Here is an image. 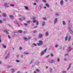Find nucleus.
<instances>
[{
    "label": "nucleus",
    "mask_w": 73,
    "mask_h": 73,
    "mask_svg": "<svg viewBox=\"0 0 73 73\" xmlns=\"http://www.w3.org/2000/svg\"><path fill=\"white\" fill-rule=\"evenodd\" d=\"M38 43H36L37 45H38V46H41V45H42L43 43V41L40 40L38 41Z\"/></svg>",
    "instance_id": "obj_1"
},
{
    "label": "nucleus",
    "mask_w": 73,
    "mask_h": 73,
    "mask_svg": "<svg viewBox=\"0 0 73 73\" xmlns=\"http://www.w3.org/2000/svg\"><path fill=\"white\" fill-rule=\"evenodd\" d=\"M48 62H50V63H54L56 61L54 60H49L48 61Z\"/></svg>",
    "instance_id": "obj_2"
},
{
    "label": "nucleus",
    "mask_w": 73,
    "mask_h": 73,
    "mask_svg": "<svg viewBox=\"0 0 73 73\" xmlns=\"http://www.w3.org/2000/svg\"><path fill=\"white\" fill-rule=\"evenodd\" d=\"M47 50H46V49L44 50V51H42L40 54V56H42V55H43V54H44V53H46V52Z\"/></svg>",
    "instance_id": "obj_3"
},
{
    "label": "nucleus",
    "mask_w": 73,
    "mask_h": 73,
    "mask_svg": "<svg viewBox=\"0 0 73 73\" xmlns=\"http://www.w3.org/2000/svg\"><path fill=\"white\" fill-rule=\"evenodd\" d=\"M3 5L4 7H7V8H8V7H9V6H8V3H4Z\"/></svg>",
    "instance_id": "obj_4"
},
{
    "label": "nucleus",
    "mask_w": 73,
    "mask_h": 73,
    "mask_svg": "<svg viewBox=\"0 0 73 73\" xmlns=\"http://www.w3.org/2000/svg\"><path fill=\"white\" fill-rule=\"evenodd\" d=\"M43 35L42 34H39L38 35V37L39 38H42V37Z\"/></svg>",
    "instance_id": "obj_5"
},
{
    "label": "nucleus",
    "mask_w": 73,
    "mask_h": 73,
    "mask_svg": "<svg viewBox=\"0 0 73 73\" xmlns=\"http://www.w3.org/2000/svg\"><path fill=\"white\" fill-rule=\"evenodd\" d=\"M57 20L58 19L57 18L55 19L54 21V24H56V23H57Z\"/></svg>",
    "instance_id": "obj_6"
},
{
    "label": "nucleus",
    "mask_w": 73,
    "mask_h": 73,
    "mask_svg": "<svg viewBox=\"0 0 73 73\" xmlns=\"http://www.w3.org/2000/svg\"><path fill=\"white\" fill-rule=\"evenodd\" d=\"M72 65V64L70 63L68 65V68L67 70H69L70 68V67H71V66Z\"/></svg>",
    "instance_id": "obj_7"
},
{
    "label": "nucleus",
    "mask_w": 73,
    "mask_h": 73,
    "mask_svg": "<svg viewBox=\"0 0 73 73\" xmlns=\"http://www.w3.org/2000/svg\"><path fill=\"white\" fill-rule=\"evenodd\" d=\"M9 53L7 54V56L5 57V59H7V58H8L9 57Z\"/></svg>",
    "instance_id": "obj_8"
},
{
    "label": "nucleus",
    "mask_w": 73,
    "mask_h": 73,
    "mask_svg": "<svg viewBox=\"0 0 73 73\" xmlns=\"http://www.w3.org/2000/svg\"><path fill=\"white\" fill-rule=\"evenodd\" d=\"M63 3H64V2H63V1H62V0H61L60 2V3L61 5H62V4H63Z\"/></svg>",
    "instance_id": "obj_9"
},
{
    "label": "nucleus",
    "mask_w": 73,
    "mask_h": 73,
    "mask_svg": "<svg viewBox=\"0 0 73 73\" xmlns=\"http://www.w3.org/2000/svg\"><path fill=\"white\" fill-rule=\"evenodd\" d=\"M69 31L70 32V33L72 34V35H73V31H72V30H71V29H70V28L69 29Z\"/></svg>",
    "instance_id": "obj_10"
},
{
    "label": "nucleus",
    "mask_w": 73,
    "mask_h": 73,
    "mask_svg": "<svg viewBox=\"0 0 73 73\" xmlns=\"http://www.w3.org/2000/svg\"><path fill=\"white\" fill-rule=\"evenodd\" d=\"M10 17L12 20L14 19V16H13L10 15Z\"/></svg>",
    "instance_id": "obj_11"
},
{
    "label": "nucleus",
    "mask_w": 73,
    "mask_h": 73,
    "mask_svg": "<svg viewBox=\"0 0 73 73\" xmlns=\"http://www.w3.org/2000/svg\"><path fill=\"white\" fill-rule=\"evenodd\" d=\"M4 31L5 33H6V34H8V35L9 34V32H8V31L6 30H5Z\"/></svg>",
    "instance_id": "obj_12"
},
{
    "label": "nucleus",
    "mask_w": 73,
    "mask_h": 73,
    "mask_svg": "<svg viewBox=\"0 0 73 73\" xmlns=\"http://www.w3.org/2000/svg\"><path fill=\"white\" fill-rule=\"evenodd\" d=\"M33 45L32 46L31 48H33L34 47V46H37V44H36L35 43H33Z\"/></svg>",
    "instance_id": "obj_13"
},
{
    "label": "nucleus",
    "mask_w": 73,
    "mask_h": 73,
    "mask_svg": "<svg viewBox=\"0 0 73 73\" xmlns=\"http://www.w3.org/2000/svg\"><path fill=\"white\" fill-rule=\"evenodd\" d=\"M19 35V33L18 32H15L14 33V35L15 36H17Z\"/></svg>",
    "instance_id": "obj_14"
},
{
    "label": "nucleus",
    "mask_w": 73,
    "mask_h": 73,
    "mask_svg": "<svg viewBox=\"0 0 73 73\" xmlns=\"http://www.w3.org/2000/svg\"><path fill=\"white\" fill-rule=\"evenodd\" d=\"M41 8H42V7H41V5H40L38 8V9H41Z\"/></svg>",
    "instance_id": "obj_15"
},
{
    "label": "nucleus",
    "mask_w": 73,
    "mask_h": 73,
    "mask_svg": "<svg viewBox=\"0 0 73 73\" xmlns=\"http://www.w3.org/2000/svg\"><path fill=\"white\" fill-rule=\"evenodd\" d=\"M48 35H49V34L48 33V32H47L46 33L45 36H48Z\"/></svg>",
    "instance_id": "obj_16"
},
{
    "label": "nucleus",
    "mask_w": 73,
    "mask_h": 73,
    "mask_svg": "<svg viewBox=\"0 0 73 73\" xmlns=\"http://www.w3.org/2000/svg\"><path fill=\"white\" fill-rule=\"evenodd\" d=\"M45 5L46 6V7H48V8H49V5H48V3H46Z\"/></svg>",
    "instance_id": "obj_17"
},
{
    "label": "nucleus",
    "mask_w": 73,
    "mask_h": 73,
    "mask_svg": "<svg viewBox=\"0 0 73 73\" xmlns=\"http://www.w3.org/2000/svg\"><path fill=\"white\" fill-rule=\"evenodd\" d=\"M42 26H44L45 25V22L43 21L42 22Z\"/></svg>",
    "instance_id": "obj_18"
},
{
    "label": "nucleus",
    "mask_w": 73,
    "mask_h": 73,
    "mask_svg": "<svg viewBox=\"0 0 73 73\" xmlns=\"http://www.w3.org/2000/svg\"><path fill=\"white\" fill-rule=\"evenodd\" d=\"M24 40L25 41H27L28 40V38H27L25 37L24 38Z\"/></svg>",
    "instance_id": "obj_19"
},
{
    "label": "nucleus",
    "mask_w": 73,
    "mask_h": 73,
    "mask_svg": "<svg viewBox=\"0 0 73 73\" xmlns=\"http://www.w3.org/2000/svg\"><path fill=\"white\" fill-rule=\"evenodd\" d=\"M62 23L63 25H65V24H66V23H65V22L64 21H62Z\"/></svg>",
    "instance_id": "obj_20"
},
{
    "label": "nucleus",
    "mask_w": 73,
    "mask_h": 73,
    "mask_svg": "<svg viewBox=\"0 0 73 73\" xmlns=\"http://www.w3.org/2000/svg\"><path fill=\"white\" fill-rule=\"evenodd\" d=\"M24 7L25 8V9L27 10H28V7L27 6H24Z\"/></svg>",
    "instance_id": "obj_21"
},
{
    "label": "nucleus",
    "mask_w": 73,
    "mask_h": 73,
    "mask_svg": "<svg viewBox=\"0 0 73 73\" xmlns=\"http://www.w3.org/2000/svg\"><path fill=\"white\" fill-rule=\"evenodd\" d=\"M57 60L58 62H60V59L59 58H57Z\"/></svg>",
    "instance_id": "obj_22"
},
{
    "label": "nucleus",
    "mask_w": 73,
    "mask_h": 73,
    "mask_svg": "<svg viewBox=\"0 0 73 73\" xmlns=\"http://www.w3.org/2000/svg\"><path fill=\"white\" fill-rule=\"evenodd\" d=\"M19 20L21 22H22V21H23V19L20 18L19 19Z\"/></svg>",
    "instance_id": "obj_23"
},
{
    "label": "nucleus",
    "mask_w": 73,
    "mask_h": 73,
    "mask_svg": "<svg viewBox=\"0 0 73 73\" xmlns=\"http://www.w3.org/2000/svg\"><path fill=\"white\" fill-rule=\"evenodd\" d=\"M70 38H71V36H70L68 38V41H70Z\"/></svg>",
    "instance_id": "obj_24"
},
{
    "label": "nucleus",
    "mask_w": 73,
    "mask_h": 73,
    "mask_svg": "<svg viewBox=\"0 0 73 73\" xmlns=\"http://www.w3.org/2000/svg\"><path fill=\"white\" fill-rule=\"evenodd\" d=\"M36 72H40V70L38 69H36Z\"/></svg>",
    "instance_id": "obj_25"
},
{
    "label": "nucleus",
    "mask_w": 73,
    "mask_h": 73,
    "mask_svg": "<svg viewBox=\"0 0 73 73\" xmlns=\"http://www.w3.org/2000/svg\"><path fill=\"white\" fill-rule=\"evenodd\" d=\"M18 32H19V33H22L23 32L22 30H19L18 31Z\"/></svg>",
    "instance_id": "obj_26"
},
{
    "label": "nucleus",
    "mask_w": 73,
    "mask_h": 73,
    "mask_svg": "<svg viewBox=\"0 0 73 73\" xmlns=\"http://www.w3.org/2000/svg\"><path fill=\"white\" fill-rule=\"evenodd\" d=\"M67 39H68V37L67 36H66V37H65V40L67 41Z\"/></svg>",
    "instance_id": "obj_27"
},
{
    "label": "nucleus",
    "mask_w": 73,
    "mask_h": 73,
    "mask_svg": "<svg viewBox=\"0 0 73 73\" xmlns=\"http://www.w3.org/2000/svg\"><path fill=\"white\" fill-rule=\"evenodd\" d=\"M2 46H3V48H6V46L5 45H4V44H3L2 45Z\"/></svg>",
    "instance_id": "obj_28"
},
{
    "label": "nucleus",
    "mask_w": 73,
    "mask_h": 73,
    "mask_svg": "<svg viewBox=\"0 0 73 73\" xmlns=\"http://www.w3.org/2000/svg\"><path fill=\"white\" fill-rule=\"evenodd\" d=\"M42 19H43V20H46V19L45 17H43Z\"/></svg>",
    "instance_id": "obj_29"
},
{
    "label": "nucleus",
    "mask_w": 73,
    "mask_h": 73,
    "mask_svg": "<svg viewBox=\"0 0 73 73\" xmlns=\"http://www.w3.org/2000/svg\"><path fill=\"white\" fill-rule=\"evenodd\" d=\"M58 15H59V14L58 13H56L55 14V16H56V17H57V16H58Z\"/></svg>",
    "instance_id": "obj_30"
},
{
    "label": "nucleus",
    "mask_w": 73,
    "mask_h": 73,
    "mask_svg": "<svg viewBox=\"0 0 73 73\" xmlns=\"http://www.w3.org/2000/svg\"><path fill=\"white\" fill-rule=\"evenodd\" d=\"M3 16L5 17L7 16V15L5 13L4 14Z\"/></svg>",
    "instance_id": "obj_31"
},
{
    "label": "nucleus",
    "mask_w": 73,
    "mask_h": 73,
    "mask_svg": "<svg viewBox=\"0 0 73 73\" xmlns=\"http://www.w3.org/2000/svg\"><path fill=\"white\" fill-rule=\"evenodd\" d=\"M72 49H73V48H71V49H68V52H69V51H70L71 50H72Z\"/></svg>",
    "instance_id": "obj_32"
},
{
    "label": "nucleus",
    "mask_w": 73,
    "mask_h": 73,
    "mask_svg": "<svg viewBox=\"0 0 73 73\" xmlns=\"http://www.w3.org/2000/svg\"><path fill=\"white\" fill-rule=\"evenodd\" d=\"M49 71L50 72H52V68H50Z\"/></svg>",
    "instance_id": "obj_33"
},
{
    "label": "nucleus",
    "mask_w": 73,
    "mask_h": 73,
    "mask_svg": "<svg viewBox=\"0 0 73 73\" xmlns=\"http://www.w3.org/2000/svg\"><path fill=\"white\" fill-rule=\"evenodd\" d=\"M33 23H36V22L37 21H36V20L35 19H34V20L33 21Z\"/></svg>",
    "instance_id": "obj_34"
},
{
    "label": "nucleus",
    "mask_w": 73,
    "mask_h": 73,
    "mask_svg": "<svg viewBox=\"0 0 73 73\" xmlns=\"http://www.w3.org/2000/svg\"><path fill=\"white\" fill-rule=\"evenodd\" d=\"M42 2L43 3H46V0H42Z\"/></svg>",
    "instance_id": "obj_35"
},
{
    "label": "nucleus",
    "mask_w": 73,
    "mask_h": 73,
    "mask_svg": "<svg viewBox=\"0 0 73 73\" xmlns=\"http://www.w3.org/2000/svg\"><path fill=\"white\" fill-rule=\"evenodd\" d=\"M15 23L18 24V26H20V25H19V23H18V22H15Z\"/></svg>",
    "instance_id": "obj_36"
},
{
    "label": "nucleus",
    "mask_w": 73,
    "mask_h": 73,
    "mask_svg": "<svg viewBox=\"0 0 73 73\" xmlns=\"http://www.w3.org/2000/svg\"><path fill=\"white\" fill-rule=\"evenodd\" d=\"M24 54H28V53L26 52H24Z\"/></svg>",
    "instance_id": "obj_37"
},
{
    "label": "nucleus",
    "mask_w": 73,
    "mask_h": 73,
    "mask_svg": "<svg viewBox=\"0 0 73 73\" xmlns=\"http://www.w3.org/2000/svg\"><path fill=\"white\" fill-rule=\"evenodd\" d=\"M58 46L57 45H55V48H58Z\"/></svg>",
    "instance_id": "obj_38"
},
{
    "label": "nucleus",
    "mask_w": 73,
    "mask_h": 73,
    "mask_svg": "<svg viewBox=\"0 0 73 73\" xmlns=\"http://www.w3.org/2000/svg\"><path fill=\"white\" fill-rule=\"evenodd\" d=\"M27 23H28V24H30V23H31V21H27Z\"/></svg>",
    "instance_id": "obj_39"
},
{
    "label": "nucleus",
    "mask_w": 73,
    "mask_h": 73,
    "mask_svg": "<svg viewBox=\"0 0 73 73\" xmlns=\"http://www.w3.org/2000/svg\"><path fill=\"white\" fill-rule=\"evenodd\" d=\"M8 37L9 39H11V37L9 35H8Z\"/></svg>",
    "instance_id": "obj_40"
},
{
    "label": "nucleus",
    "mask_w": 73,
    "mask_h": 73,
    "mask_svg": "<svg viewBox=\"0 0 73 73\" xmlns=\"http://www.w3.org/2000/svg\"><path fill=\"white\" fill-rule=\"evenodd\" d=\"M16 62H20V61L19 60H17L16 61Z\"/></svg>",
    "instance_id": "obj_41"
},
{
    "label": "nucleus",
    "mask_w": 73,
    "mask_h": 73,
    "mask_svg": "<svg viewBox=\"0 0 73 73\" xmlns=\"http://www.w3.org/2000/svg\"><path fill=\"white\" fill-rule=\"evenodd\" d=\"M0 23L1 24H2V23H3V21H2V20L0 19Z\"/></svg>",
    "instance_id": "obj_42"
},
{
    "label": "nucleus",
    "mask_w": 73,
    "mask_h": 73,
    "mask_svg": "<svg viewBox=\"0 0 73 73\" xmlns=\"http://www.w3.org/2000/svg\"><path fill=\"white\" fill-rule=\"evenodd\" d=\"M50 56H51V57H53V55L52 53H51L50 54Z\"/></svg>",
    "instance_id": "obj_43"
},
{
    "label": "nucleus",
    "mask_w": 73,
    "mask_h": 73,
    "mask_svg": "<svg viewBox=\"0 0 73 73\" xmlns=\"http://www.w3.org/2000/svg\"><path fill=\"white\" fill-rule=\"evenodd\" d=\"M37 31H36V30H35V31H33V33H37Z\"/></svg>",
    "instance_id": "obj_44"
},
{
    "label": "nucleus",
    "mask_w": 73,
    "mask_h": 73,
    "mask_svg": "<svg viewBox=\"0 0 73 73\" xmlns=\"http://www.w3.org/2000/svg\"><path fill=\"white\" fill-rule=\"evenodd\" d=\"M64 61H66L67 60V58H65L64 59Z\"/></svg>",
    "instance_id": "obj_45"
},
{
    "label": "nucleus",
    "mask_w": 73,
    "mask_h": 73,
    "mask_svg": "<svg viewBox=\"0 0 73 73\" xmlns=\"http://www.w3.org/2000/svg\"><path fill=\"white\" fill-rule=\"evenodd\" d=\"M24 25L25 26H28V24L27 23H25Z\"/></svg>",
    "instance_id": "obj_46"
},
{
    "label": "nucleus",
    "mask_w": 73,
    "mask_h": 73,
    "mask_svg": "<svg viewBox=\"0 0 73 73\" xmlns=\"http://www.w3.org/2000/svg\"><path fill=\"white\" fill-rule=\"evenodd\" d=\"M10 6H12V7H14V5L11 4L10 5Z\"/></svg>",
    "instance_id": "obj_47"
},
{
    "label": "nucleus",
    "mask_w": 73,
    "mask_h": 73,
    "mask_svg": "<svg viewBox=\"0 0 73 73\" xmlns=\"http://www.w3.org/2000/svg\"><path fill=\"white\" fill-rule=\"evenodd\" d=\"M11 70H12V71L13 72H14V71H15V70H14V69L13 68L11 69Z\"/></svg>",
    "instance_id": "obj_48"
},
{
    "label": "nucleus",
    "mask_w": 73,
    "mask_h": 73,
    "mask_svg": "<svg viewBox=\"0 0 73 73\" xmlns=\"http://www.w3.org/2000/svg\"><path fill=\"white\" fill-rule=\"evenodd\" d=\"M36 25H38V21H37Z\"/></svg>",
    "instance_id": "obj_49"
},
{
    "label": "nucleus",
    "mask_w": 73,
    "mask_h": 73,
    "mask_svg": "<svg viewBox=\"0 0 73 73\" xmlns=\"http://www.w3.org/2000/svg\"><path fill=\"white\" fill-rule=\"evenodd\" d=\"M49 57V55H48L47 56H46V58H48V57Z\"/></svg>",
    "instance_id": "obj_50"
},
{
    "label": "nucleus",
    "mask_w": 73,
    "mask_h": 73,
    "mask_svg": "<svg viewBox=\"0 0 73 73\" xmlns=\"http://www.w3.org/2000/svg\"><path fill=\"white\" fill-rule=\"evenodd\" d=\"M8 68H11V67H12V66H8Z\"/></svg>",
    "instance_id": "obj_51"
},
{
    "label": "nucleus",
    "mask_w": 73,
    "mask_h": 73,
    "mask_svg": "<svg viewBox=\"0 0 73 73\" xmlns=\"http://www.w3.org/2000/svg\"><path fill=\"white\" fill-rule=\"evenodd\" d=\"M33 5H36V3H33Z\"/></svg>",
    "instance_id": "obj_52"
},
{
    "label": "nucleus",
    "mask_w": 73,
    "mask_h": 73,
    "mask_svg": "<svg viewBox=\"0 0 73 73\" xmlns=\"http://www.w3.org/2000/svg\"><path fill=\"white\" fill-rule=\"evenodd\" d=\"M19 49L20 50H21L22 49V47H20L19 48Z\"/></svg>",
    "instance_id": "obj_53"
},
{
    "label": "nucleus",
    "mask_w": 73,
    "mask_h": 73,
    "mask_svg": "<svg viewBox=\"0 0 73 73\" xmlns=\"http://www.w3.org/2000/svg\"><path fill=\"white\" fill-rule=\"evenodd\" d=\"M33 19V20H35V17H33L32 18Z\"/></svg>",
    "instance_id": "obj_54"
},
{
    "label": "nucleus",
    "mask_w": 73,
    "mask_h": 73,
    "mask_svg": "<svg viewBox=\"0 0 73 73\" xmlns=\"http://www.w3.org/2000/svg\"><path fill=\"white\" fill-rule=\"evenodd\" d=\"M23 33L24 34H26V32H25V31H23Z\"/></svg>",
    "instance_id": "obj_55"
},
{
    "label": "nucleus",
    "mask_w": 73,
    "mask_h": 73,
    "mask_svg": "<svg viewBox=\"0 0 73 73\" xmlns=\"http://www.w3.org/2000/svg\"><path fill=\"white\" fill-rule=\"evenodd\" d=\"M17 73H23L21 72L20 71H18L17 72Z\"/></svg>",
    "instance_id": "obj_56"
},
{
    "label": "nucleus",
    "mask_w": 73,
    "mask_h": 73,
    "mask_svg": "<svg viewBox=\"0 0 73 73\" xmlns=\"http://www.w3.org/2000/svg\"><path fill=\"white\" fill-rule=\"evenodd\" d=\"M23 55H22L21 56V58H23Z\"/></svg>",
    "instance_id": "obj_57"
},
{
    "label": "nucleus",
    "mask_w": 73,
    "mask_h": 73,
    "mask_svg": "<svg viewBox=\"0 0 73 73\" xmlns=\"http://www.w3.org/2000/svg\"><path fill=\"white\" fill-rule=\"evenodd\" d=\"M37 28V26H36L35 27H34V28Z\"/></svg>",
    "instance_id": "obj_58"
},
{
    "label": "nucleus",
    "mask_w": 73,
    "mask_h": 73,
    "mask_svg": "<svg viewBox=\"0 0 73 73\" xmlns=\"http://www.w3.org/2000/svg\"><path fill=\"white\" fill-rule=\"evenodd\" d=\"M32 63V60H31V62L30 63V64H31Z\"/></svg>",
    "instance_id": "obj_59"
},
{
    "label": "nucleus",
    "mask_w": 73,
    "mask_h": 73,
    "mask_svg": "<svg viewBox=\"0 0 73 73\" xmlns=\"http://www.w3.org/2000/svg\"><path fill=\"white\" fill-rule=\"evenodd\" d=\"M62 73H66V71H62Z\"/></svg>",
    "instance_id": "obj_60"
},
{
    "label": "nucleus",
    "mask_w": 73,
    "mask_h": 73,
    "mask_svg": "<svg viewBox=\"0 0 73 73\" xmlns=\"http://www.w3.org/2000/svg\"><path fill=\"white\" fill-rule=\"evenodd\" d=\"M68 54H65V56H68Z\"/></svg>",
    "instance_id": "obj_61"
},
{
    "label": "nucleus",
    "mask_w": 73,
    "mask_h": 73,
    "mask_svg": "<svg viewBox=\"0 0 73 73\" xmlns=\"http://www.w3.org/2000/svg\"><path fill=\"white\" fill-rule=\"evenodd\" d=\"M28 39H31V37H29L28 38Z\"/></svg>",
    "instance_id": "obj_62"
},
{
    "label": "nucleus",
    "mask_w": 73,
    "mask_h": 73,
    "mask_svg": "<svg viewBox=\"0 0 73 73\" xmlns=\"http://www.w3.org/2000/svg\"><path fill=\"white\" fill-rule=\"evenodd\" d=\"M3 20L4 21H5L6 20V19H3Z\"/></svg>",
    "instance_id": "obj_63"
},
{
    "label": "nucleus",
    "mask_w": 73,
    "mask_h": 73,
    "mask_svg": "<svg viewBox=\"0 0 73 73\" xmlns=\"http://www.w3.org/2000/svg\"><path fill=\"white\" fill-rule=\"evenodd\" d=\"M34 73H37V72H36V71H35L34 72Z\"/></svg>",
    "instance_id": "obj_64"
}]
</instances>
